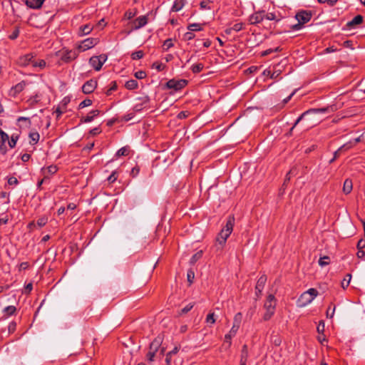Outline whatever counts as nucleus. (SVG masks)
Listing matches in <instances>:
<instances>
[{
  "instance_id": "1",
  "label": "nucleus",
  "mask_w": 365,
  "mask_h": 365,
  "mask_svg": "<svg viewBox=\"0 0 365 365\" xmlns=\"http://www.w3.org/2000/svg\"><path fill=\"white\" fill-rule=\"evenodd\" d=\"M234 226V217H229L225 226L222 229L218 234L216 242H218L222 247L226 243L227 239L232 232Z\"/></svg>"
},
{
  "instance_id": "2",
  "label": "nucleus",
  "mask_w": 365,
  "mask_h": 365,
  "mask_svg": "<svg viewBox=\"0 0 365 365\" xmlns=\"http://www.w3.org/2000/svg\"><path fill=\"white\" fill-rule=\"evenodd\" d=\"M318 295V291L314 288H310L307 291L303 292L297 300V305L304 307L310 304L314 298Z\"/></svg>"
},
{
  "instance_id": "3",
  "label": "nucleus",
  "mask_w": 365,
  "mask_h": 365,
  "mask_svg": "<svg viewBox=\"0 0 365 365\" xmlns=\"http://www.w3.org/2000/svg\"><path fill=\"white\" fill-rule=\"evenodd\" d=\"M163 341L162 337L157 336L150 344L149 351L147 354V359L149 361H153L155 353L158 351Z\"/></svg>"
},
{
  "instance_id": "4",
  "label": "nucleus",
  "mask_w": 365,
  "mask_h": 365,
  "mask_svg": "<svg viewBox=\"0 0 365 365\" xmlns=\"http://www.w3.org/2000/svg\"><path fill=\"white\" fill-rule=\"evenodd\" d=\"M106 60V55L94 56L89 59V63L96 71H98L101 69Z\"/></svg>"
},
{
  "instance_id": "5",
  "label": "nucleus",
  "mask_w": 365,
  "mask_h": 365,
  "mask_svg": "<svg viewBox=\"0 0 365 365\" xmlns=\"http://www.w3.org/2000/svg\"><path fill=\"white\" fill-rule=\"evenodd\" d=\"M99 42L98 38H88L82 41L77 46V49L79 51H85L93 47H94Z\"/></svg>"
},
{
  "instance_id": "6",
  "label": "nucleus",
  "mask_w": 365,
  "mask_h": 365,
  "mask_svg": "<svg viewBox=\"0 0 365 365\" xmlns=\"http://www.w3.org/2000/svg\"><path fill=\"white\" fill-rule=\"evenodd\" d=\"M187 84V81L185 79H170L166 83V87L175 91H180L185 88Z\"/></svg>"
},
{
  "instance_id": "7",
  "label": "nucleus",
  "mask_w": 365,
  "mask_h": 365,
  "mask_svg": "<svg viewBox=\"0 0 365 365\" xmlns=\"http://www.w3.org/2000/svg\"><path fill=\"white\" fill-rule=\"evenodd\" d=\"M264 10L255 11L249 16L248 21L251 25H256L261 23L264 19Z\"/></svg>"
},
{
  "instance_id": "8",
  "label": "nucleus",
  "mask_w": 365,
  "mask_h": 365,
  "mask_svg": "<svg viewBox=\"0 0 365 365\" xmlns=\"http://www.w3.org/2000/svg\"><path fill=\"white\" fill-rule=\"evenodd\" d=\"M78 56V52L74 50H65L62 52L61 60L65 63H69L75 60Z\"/></svg>"
},
{
  "instance_id": "9",
  "label": "nucleus",
  "mask_w": 365,
  "mask_h": 365,
  "mask_svg": "<svg viewBox=\"0 0 365 365\" xmlns=\"http://www.w3.org/2000/svg\"><path fill=\"white\" fill-rule=\"evenodd\" d=\"M312 16V15L311 11H301L296 14L295 18L298 22L304 25L311 20Z\"/></svg>"
},
{
  "instance_id": "10",
  "label": "nucleus",
  "mask_w": 365,
  "mask_h": 365,
  "mask_svg": "<svg viewBox=\"0 0 365 365\" xmlns=\"http://www.w3.org/2000/svg\"><path fill=\"white\" fill-rule=\"evenodd\" d=\"M97 86V81L94 79L87 81L82 86V91L85 94H90L94 91Z\"/></svg>"
},
{
  "instance_id": "11",
  "label": "nucleus",
  "mask_w": 365,
  "mask_h": 365,
  "mask_svg": "<svg viewBox=\"0 0 365 365\" xmlns=\"http://www.w3.org/2000/svg\"><path fill=\"white\" fill-rule=\"evenodd\" d=\"M34 55L32 53H26L20 56L18 59V63L20 66L26 67L32 63Z\"/></svg>"
},
{
  "instance_id": "12",
  "label": "nucleus",
  "mask_w": 365,
  "mask_h": 365,
  "mask_svg": "<svg viewBox=\"0 0 365 365\" xmlns=\"http://www.w3.org/2000/svg\"><path fill=\"white\" fill-rule=\"evenodd\" d=\"M139 100L141 102L139 103H136L133 107V110L135 112H140L143 110L144 108L148 106V103L150 102V98L148 96L140 98H139Z\"/></svg>"
},
{
  "instance_id": "13",
  "label": "nucleus",
  "mask_w": 365,
  "mask_h": 365,
  "mask_svg": "<svg viewBox=\"0 0 365 365\" xmlns=\"http://www.w3.org/2000/svg\"><path fill=\"white\" fill-rule=\"evenodd\" d=\"M276 300L273 294H269L264 304V307L266 310L275 311Z\"/></svg>"
},
{
  "instance_id": "14",
  "label": "nucleus",
  "mask_w": 365,
  "mask_h": 365,
  "mask_svg": "<svg viewBox=\"0 0 365 365\" xmlns=\"http://www.w3.org/2000/svg\"><path fill=\"white\" fill-rule=\"evenodd\" d=\"M148 23V17L147 16H140L138 18H136L133 21V29L137 30L145 25H146Z\"/></svg>"
},
{
  "instance_id": "15",
  "label": "nucleus",
  "mask_w": 365,
  "mask_h": 365,
  "mask_svg": "<svg viewBox=\"0 0 365 365\" xmlns=\"http://www.w3.org/2000/svg\"><path fill=\"white\" fill-rule=\"evenodd\" d=\"M100 114L99 110H91L88 115L83 116L81 118L80 121L81 123H90L93 120L94 118L97 117Z\"/></svg>"
},
{
  "instance_id": "16",
  "label": "nucleus",
  "mask_w": 365,
  "mask_h": 365,
  "mask_svg": "<svg viewBox=\"0 0 365 365\" xmlns=\"http://www.w3.org/2000/svg\"><path fill=\"white\" fill-rule=\"evenodd\" d=\"M239 329L236 328L235 327H232L231 329L228 332V334H225V344H227V347H230L232 344V338L234 337Z\"/></svg>"
},
{
  "instance_id": "17",
  "label": "nucleus",
  "mask_w": 365,
  "mask_h": 365,
  "mask_svg": "<svg viewBox=\"0 0 365 365\" xmlns=\"http://www.w3.org/2000/svg\"><path fill=\"white\" fill-rule=\"evenodd\" d=\"M46 0H26V5L34 9H40Z\"/></svg>"
},
{
  "instance_id": "18",
  "label": "nucleus",
  "mask_w": 365,
  "mask_h": 365,
  "mask_svg": "<svg viewBox=\"0 0 365 365\" xmlns=\"http://www.w3.org/2000/svg\"><path fill=\"white\" fill-rule=\"evenodd\" d=\"M319 110L318 109H309L305 112H304L295 121L293 126L291 128L289 133H292L294 128L297 126V125L308 114L314 113H317L319 112Z\"/></svg>"
},
{
  "instance_id": "19",
  "label": "nucleus",
  "mask_w": 365,
  "mask_h": 365,
  "mask_svg": "<svg viewBox=\"0 0 365 365\" xmlns=\"http://www.w3.org/2000/svg\"><path fill=\"white\" fill-rule=\"evenodd\" d=\"M352 147V145L351 143H346L341 146L337 150H336L334 153V158L330 160V163H333L340 155V153L344 150H349Z\"/></svg>"
},
{
  "instance_id": "20",
  "label": "nucleus",
  "mask_w": 365,
  "mask_h": 365,
  "mask_svg": "<svg viewBox=\"0 0 365 365\" xmlns=\"http://www.w3.org/2000/svg\"><path fill=\"white\" fill-rule=\"evenodd\" d=\"M363 21L364 17L361 15H357L351 21L347 22L346 26L348 28H354L356 25L361 24Z\"/></svg>"
},
{
  "instance_id": "21",
  "label": "nucleus",
  "mask_w": 365,
  "mask_h": 365,
  "mask_svg": "<svg viewBox=\"0 0 365 365\" xmlns=\"http://www.w3.org/2000/svg\"><path fill=\"white\" fill-rule=\"evenodd\" d=\"M186 3V0H175L171 8V11L178 12L180 11L184 7Z\"/></svg>"
},
{
  "instance_id": "22",
  "label": "nucleus",
  "mask_w": 365,
  "mask_h": 365,
  "mask_svg": "<svg viewBox=\"0 0 365 365\" xmlns=\"http://www.w3.org/2000/svg\"><path fill=\"white\" fill-rule=\"evenodd\" d=\"M284 67V65H282L281 63L275 65L274 66L273 71H272L270 78L272 79H277L281 74L282 70V68Z\"/></svg>"
},
{
  "instance_id": "23",
  "label": "nucleus",
  "mask_w": 365,
  "mask_h": 365,
  "mask_svg": "<svg viewBox=\"0 0 365 365\" xmlns=\"http://www.w3.org/2000/svg\"><path fill=\"white\" fill-rule=\"evenodd\" d=\"M27 84L28 83L26 81H22L20 83L16 84L14 86H13L11 90L14 91V95L20 93L25 88Z\"/></svg>"
},
{
  "instance_id": "24",
  "label": "nucleus",
  "mask_w": 365,
  "mask_h": 365,
  "mask_svg": "<svg viewBox=\"0 0 365 365\" xmlns=\"http://www.w3.org/2000/svg\"><path fill=\"white\" fill-rule=\"evenodd\" d=\"M353 188V183L351 179H346L343 185V192L345 195L349 194Z\"/></svg>"
},
{
  "instance_id": "25",
  "label": "nucleus",
  "mask_w": 365,
  "mask_h": 365,
  "mask_svg": "<svg viewBox=\"0 0 365 365\" xmlns=\"http://www.w3.org/2000/svg\"><path fill=\"white\" fill-rule=\"evenodd\" d=\"M267 282V276L265 274H262L257 280L256 286H255V290H260L263 289L264 287V285Z\"/></svg>"
},
{
  "instance_id": "26",
  "label": "nucleus",
  "mask_w": 365,
  "mask_h": 365,
  "mask_svg": "<svg viewBox=\"0 0 365 365\" xmlns=\"http://www.w3.org/2000/svg\"><path fill=\"white\" fill-rule=\"evenodd\" d=\"M57 170H58V168L56 165H50L46 168H42V172H43V174L44 176L48 175V174L53 175L57 172Z\"/></svg>"
},
{
  "instance_id": "27",
  "label": "nucleus",
  "mask_w": 365,
  "mask_h": 365,
  "mask_svg": "<svg viewBox=\"0 0 365 365\" xmlns=\"http://www.w3.org/2000/svg\"><path fill=\"white\" fill-rule=\"evenodd\" d=\"M16 307L12 305L7 306L3 309V313L6 317L14 315L16 313Z\"/></svg>"
},
{
  "instance_id": "28",
  "label": "nucleus",
  "mask_w": 365,
  "mask_h": 365,
  "mask_svg": "<svg viewBox=\"0 0 365 365\" xmlns=\"http://www.w3.org/2000/svg\"><path fill=\"white\" fill-rule=\"evenodd\" d=\"M31 65L34 68H38L40 70H42L46 67V62L43 59L36 61L34 58Z\"/></svg>"
},
{
  "instance_id": "29",
  "label": "nucleus",
  "mask_w": 365,
  "mask_h": 365,
  "mask_svg": "<svg viewBox=\"0 0 365 365\" xmlns=\"http://www.w3.org/2000/svg\"><path fill=\"white\" fill-rule=\"evenodd\" d=\"M125 87L128 90H134L138 87V83L136 80L130 79L125 82Z\"/></svg>"
},
{
  "instance_id": "30",
  "label": "nucleus",
  "mask_w": 365,
  "mask_h": 365,
  "mask_svg": "<svg viewBox=\"0 0 365 365\" xmlns=\"http://www.w3.org/2000/svg\"><path fill=\"white\" fill-rule=\"evenodd\" d=\"M242 314L241 312L237 313L233 319V325L232 327H235L236 328L239 329L242 322Z\"/></svg>"
},
{
  "instance_id": "31",
  "label": "nucleus",
  "mask_w": 365,
  "mask_h": 365,
  "mask_svg": "<svg viewBox=\"0 0 365 365\" xmlns=\"http://www.w3.org/2000/svg\"><path fill=\"white\" fill-rule=\"evenodd\" d=\"M130 152V148L128 146H124L120 148L115 153V157L119 158L121 156H127L128 155Z\"/></svg>"
},
{
  "instance_id": "32",
  "label": "nucleus",
  "mask_w": 365,
  "mask_h": 365,
  "mask_svg": "<svg viewBox=\"0 0 365 365\" xmlns=\"http://www.w3.org/2000/svg\"><path fill=\"white\" fill-rule=\"evenodd\" d=\"M92 27L89 24H86L80 27V36L87 35L92 31Z\"/></svg>"
},
{
  "instance_id": "33",
  "label": "nucleus",
  "mask_w": 365,
  "mask_h": 365,
  "mask_svg": "<svg viewBox=\"0 0 365 365\" xmlns=\"http://www.w3.org/2000/svg\"><path fill=\"white\" fill-rule=\"evenodd\" d=\"M29 138L31 139L30 144L35 145L38 142L40 135L38 132H33L29 133Z\"/></svg>"
},
{
  "instance_id": "34",
  "label": "nucleus",
  "mask_w": 365,
  "mask_h": 365,
  "mask_svg": "<svg viewBox=\"0 0 365 365\" xmlns=\"http://www.w3.org/2000/svg\"><path fill=\"white\" fill-rule=\"evenodd\" d=\"M202 254H203V252L202 250H200L197 252H196L190 258V263L191 264H195L202 257Z\"/></svg>"
},
{
  "instance_id": "35",
  "label": "nucleus",
  "mask_w": 365,
  "mask_h": 365,
  "mask_svg": "<svg viewBox=\"0 0 365 365\" xmlns=\"http://www.w3.org/2000/svg\"><path fill=\"white\" fill-rule=\"evenodd\" d=\"M351 279V274H347L345 276V277L344 278V279L342 280V282L341 283V287L343 289H346V287H349V285L350 284Z\"/></svg>"
},
{
  "instance_id": "36",
  "label": "nucleus",
  "mask_w": 365,
  "mask_h": 365,
  "mask_svg": "<svg viewBox=\"0 0 365 365\" xmlns=\"http://www.w3.org/2000/svg\"><path fill=\"white\" fill-rule=\"evenodd\" d=\"M204 65L202 63L194 64L191 67V70L194 73H198L202 71Z\"/></svg>"
},
{
  "instance_id": "37",
  "label": "nucleus",
  "mask_w": 365,
  "mask_h": 365,
  "mask_svg": "<svg viewBox=\"0 0 365 365\" xmlns=\"http://www.w3.org/2000/svg\"><path fill=\"white\" fill-rule=\"evenodd\" d=\"M330 263V259L328 256L321 257L319 259V264L321 267H324Z\"/></svg>"
},
{
  "instance_id": "38",
  "label": "nucleus",
  "mask_w": 365,
  "mask_h": 365,
  "mask_svg": "<svg viewBox=\"0 0 365 365\" xmlns=\"http://www.w3.org/2000/svg\"><path fill=\"white\" fill-rule=\"evenodd\" d=\"M248 358V347L246 344H244L241 351L240 359L244 360H247Z\"/></svg>"
},
{
  "instance_id": "39",
  "label": "nucleus",
  "mask_w": 365,
  "mask_h": 365,
  "mask_svg": "<svg viewBox=\"0 0 365 365\" xmlns=\"http://www.w3.org/2000/svg\"><path fill=\"white\" fill-rule=\"evenodd\" d=\"M187 29L190 31H201L202 26L200 24H191L187 26Z\"/></svg>"
},
{
  "instance_id": "40",
  "label": "nucleus",
  "mask_w": 365,
  "mask_h": 365,
  "mask_svg": "<svg viewBox=\"0 0 365 365\" xmlns=\"http://www.w3.org/2000/svg\"><path fill=\"white\" fill-rule=\"evenodd\" d=\"M18 139H19L18 135H12L11 137V139L10 140L9 139V140H7L9 145L11 148H13L16 146Z\"/></svg>"
},
{
  "instance_id": "41",
  "label": "nucleus",
  "mask_w": 365,
  "mask_h": 365,
  "mask_svg": "<svg viewBox=\"0 0 365 365\" xmlns=\"http://www.w3.org/2000/svg\"><path fill=\"white\" fill-rule=\"evenodd\" d=\"M173 46V41L171 38L166 39L163 44V49L168 51L169 48Z\"/></svg>"
},
{
  "instance_id": "42",
  "label": "nucleus",
  "mask_w": 365,
  "mask_h": 365,
  "mask_svg": "<svg viewBox=\"0 0 365 365\" xmlns=\"http://www.w3.org/2000/svg\"><path fill=\"white\" fill-rule=\"evenodd\" d=\"M92 103H93V101L91 99L86 98L80 103V104L78 106V108L81 109L85 107L90 106L92 105Z\"/></svg>"
},
{
  "instance_id": "43",
  "label": "nucleus",
  "mask_w": 365,
  "mask_h": 365,
  "mask_svg": "<svg viewBox=\"0 0 365 365\" xmlns=\"http://www.w3.org/2000/svg\"><path fill=\"white\" fill-rule=\"evenodd\" d=\"M144 56L143 51H138L132 53L131 58L133 60H139L141 59Z\"/></svg>"
},
{
  "instance_id": "44",
  "label": "nucleus",
  "mask_w": 365,
  "mask_h": 365,
  "mask_svg": "<svg viewBox=\"0 0 365 365\" xmlns=\"http://www.w3.org/2000/svg\"><path fill=\"white\" fill-rule=\"evenodd\" d=\"M47 222H48V218L46 217L43 216L37 220L36 225L39 227H42L46 225Z\"/></svg>"
},
{
  "instance_id": "45",
  "label": "nucleus",
  "mask_w": 365,
  "mask_h": 365,
  "mask_svg": "<svg viewBox=\"0 0 365 365\" xmlns=\"http://www.w3.org/2000/svg\"><path fill=\"white\" fill-rule=\"evenodd\" d=\"M117 89V83L115 81H112L110 83V87L106 91V96L111 95L113 91H115Z\"/></svg>"
},
{
  "instance_id": "46",
  "label": "nucleus",
  "mask_w": 365,
  "mask_h": 365,
  "mask_svg": "<svg viewBox=\"0 0 365 365\" xmlns=\"http://www.w3.org/2000/svg\"><path fill=\"white\" fill-rule=\"evenodd\" d=\"M20 30L19 27H15L13 32L9 35V38L11 40H15L19 36Z\"/></svg>"
},
{
  "instance_id": "47",
  "label": "nucleus",
  "mask_w": 365,
  "mask_h": 365,
  "mask_svg": "<svg viewBox=\"0 0 365 365\" xmlns=\"http://www.w3.org/2000/svg\"><path fill=\"white\" fill-rule=\"evenodd\" d=\"M244 29V24L242 22L236 23L232 26H231V29H233L234 31L238 32Z\"/></svg>"
},
{
  "instance_id": "48",
  "label": "nucleus",
  "mask_w": 365,
  "mask_h": 365,
  "mask_svg": "<svg viewBox=\"0 0 365 365\" xmlns=\"http://www.w3.org/2000/svg\"><path fill=\"white\" fill-rule=\"evenodd\" d=\"M152 67L155 68L158 71H161L165 69V65L162 63L155 62L153 63Z\"/></svg>"
},
{
  "instance_id": "49",
  "label": "nucleus",
  "mask_w": 365,
  "mask_h": 365,
  "mask_svg": "<svg viewBox=\"0 0 365 365\" xmlns=\"http://www.w3.org/2000/svg\"><path fill=\"white\" fill-rule=\"evenodd\" d=\"M215 321H216V319L215 318V314L213 312L209 313L207 315V317H206V322L207 323L213 324L215 323Z\"/></svg>"
},
{
  "instance_id": "50",
  "label": "nucleus",
  "mask_w": 365,
  "mask_h": 365,
  "mask_svg": "<svg viewBox=\"0 0 365 365\" xmlns=\"http://www.w3.org/2000/svg\"><path fill=\"white\" fill-rule=\"evenodd\" d=\"M331 306H332V303H331V304L329 306V307L327 309V317L332 318L334 317V312H335V309H336V307L333 306V308H332V309L331 311Z\"/></svg>"
},
{
  "instance_id": "51",
  "label": "nucleus",
  "mask_w": 365,
  "mask_h": 365,
  "mask_svg": "<svg viewBox=\"0 0 365 365\" xmlns=\"http://www.w3.org/2000/svg\"><path fill=\"white\" fill-rule=\"evenodd\" d=\"M0 140L3 143H6L9 140V135L0 128Z\"/></svg>"
},
{
  "instance_id": "52",
  "label": "nucleus",
  "mask_w": 365,
  "mask_h": 365,
  "mask_svg": "<svg viewBox=\"0 0 365 365\" xmlns=\"http://www.w3.org/2000/svg\"><path fill=\"white\" fill-rule=\"evenodd\" d=\"M118 178V173L117 171L114 170L112 172L108 178V181L110 183H113Z\"/></svg>"
},
{
  "instance_id": "53",
  "label": "nucleus",
  "mask_w": 365,
  "mask_h": 365,
  "mask_svg": "<svg viewBox=\"0 0 365 365\" xmlns=\"http://www.w3.org/2000/svg\"><path fill=\"white\" fill-rule=\"evenodd\" d=\"M187 281L190 284L193 282V279L195 278V273L192 269H189L187 273Z\"/></svg>"
},
{
  "instance_id": "54",
  "label": "nucleus",
  "mask_w": 365,
  "mask_h": 365,
  "mask_svg": "<svg viewBox=\"0 0 365 365\" xmlns=\"http://www.w3.org/2000/svg\"><path fill=\"white\" fill-rule=\"evenodd\" d=\"M317 330L319 334H324L325 331V324L324 321L322 320L319 322V324L317 327Z\"/></svg>"
},
{
  "instance_id": "55",
  "label": "nucleus",
  "mask_w": 365,
  "mask_h": 365,
  "mask_svg": "<svg viewBox=\"0 0 365 365\" xmlns=\"http://www.w3.org/2000/svg\"><path fill=\"white\" fill-rule=\"evenodd\" d=\"M16 329V323L14 321H12L9 323L8 326V331L9 334L14 333Z\"/></svg>"
},
{
  "instance_id": "56",
  "label": "nucleus",
  "mask_w": 365,
  "mask_h": 365,
  "mask_svg": "<svg viewBox=\"0 0 365 365\" xmlns=\"http://www.w3.org/2000/svg\"><path fill=\"white\" fill-rule=\"evenodd\" d=\"M274 314V311L266 310V312L264 313V314L263 316V319L264 321L269 320L273 316Z\"/></svg>"
},
{
  "instance_id": "57",
  "label": "nucleus",
  "mask_w": 365,
  "mask_h": 365,
  "mask_svg": "<svg viewBox=\"0 0 365 365\" xmlns=\"http://www.w3.org/2000/svg\"><path fill=\"white\" fill-rule=\"evenodd\" d=\"M135 76L138 79H143L146 77V73L143 71H138L135 73Z\"/></svg>"
},
{
  "instance_id": "58",
  "label": "nucleus",
  "mask_w": 365,
  "mask_h": 365,
  "mask_svg": "<svg viewBox=\"0 0 365 365\" xmlns=\"http://www.w3.org/2000/svg\"><path fill=\"white\" fill-rule=\"evenodd\" d=\"M139 173H140V168L138 165H136L132 168L131 172H130V175L133 178H135L139 174Z\"/></svg>"
},
{
  "instance_id": "59",
  "label": "nucleus",
  "mask_w": 365,
  "mask_h": 365,
  "mask_svg": "<svg viewBox=\"0 0 365 365\" xmlns=\"http://www.w3.org/2000/svg\"><path fill=\"white\" fill-rule=\"evenodd\" d=\"M8 184L9 185H17L19 184V180L15 177H9L8 178Z\"/></svg>"
},
{
  "instance_id": "60",
  "label": "nucleus",
  "mask_w": 365,
  "mask_h": 365,
  "mask_svg": "<svg viewBox=\"0 0 365 365\" xmlns=\"http://www.w3.org/2000/svg\"><path fill=\"white\" fill-rule=\"evenodd\" d=\"M188 115H189V112L188 111H180L178 114L177 118L178 119L182 120V119H185V118H187Z\"/></svg>"
},
{
  "instance_id": "61",
  "label": "nucleus",
  "mask_w": 365,
  "mask_h": 365,
  "mask_svg": "<svg viewBox=\"0 0 365 365\" xmlns=\"http://www.w3.org/2000/svg\"><path fill=\"white\" fill-rule=\"evenodd\" d=\"M32 289H33V284L31 282H30L25 286L24 293L26 294H29L32 291Z\"/></svg>"
},
{
  "instance_id": "62",
  "label": "nucleus",
  "mask_w": 365,
  "mask_h": 365,
  "mask_svg": "<svg viewBox=\"0 0 365 365\" xmlns=\"http://www.w3.org/2000/svg\"><path fill=\"white\" fill-rule=\"evenodd\" d=\"M192 307H193V304L190 303V304H187L184 308L182 309L181 314L187 313L189 311H190L192 309Z\"/></svg>"
},
{
  "instance_id": "63",
  "label": "nucleus",
  "mask_w": 365,
  "mask_h": 365,
  "mask_svg": "<svg viewBox=\"0 0 365 365\" xmlns=\"http://www.w3.org/2000/svg\"><path fill=\"white\" fill-rule=\"evenodd\" d=\"M264 19L269 20V21H272V20L276 19V16H275L274 13L270 12V13H267V14H264Z\"/></svg>"
},
{
  "instance_id": "64",
  "label": "nucleus",
  "mask_w": 365,
  "mask_h": 365,
  "mask_svg": "<svg viewBox=\"0 0 365 365\" xmlns=\"http://www.w3.org/2000/svg\"><path fill=\"white\" fill-rule=\"evenodd\" d=\"M294 173H295V169L294 168H292V169H291L289 171V173L286 175V178H285V180H284V185H285L286 182H288L290 180L291 175H294Z\"/></svg>"
}]
</instances>
